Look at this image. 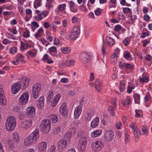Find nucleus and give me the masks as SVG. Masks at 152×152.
Masks as SVG:
<instances>
[{"instance_id": "obj_60", "label": "nucleus", "mask_w": 152, "mask_h": 152, "mask_svg": "<svg viewBox=\"0 0 152 152\" xmlns=\"http://www.w3.org/2000/svg\"><path fill=\"white\" fill-rule=\"evenodd\" d=\"M100 10H101L100 8H97V9L95 10L94 11L95 15L97 16H99L102 13Z\"/></svg>"}, {"instance_id": "obj_19", "label": "nucleus", "mask_w": 152, "mask_h": 152, "mask_svg": "<svg viewBox=\"0 0 152 152\" xmlns=\"http://www.w3.org/2000/svg\"><path fill=\"white\" fill-rule=\"evenodd\" d=\"M66 4H62L59 5L55 10L56 14L60 15H62L61 13H64V11L65 10Z\"/></svg>"}, {"instance_id": "obj_22", "label": "nucleus", "mask_w": 152, "mask_h": 152, "mask_svg": "<svg viewBox=\"0 0 152 152\" xmlns=\"http://www.w3.org/2000/svg\"><path fill=\"white\" fill-rule=\"evenodd\" d=\"M58 149L60 150H63L66 146V139L61 140L58 141Z\"/></svg>"}, {"instance_id": "obj_27", "label": "nucleus", "mask_w": 152, "mask_h": 152, "mask_svg": "<svg viewBox=\"0 0 152 152\" xmlns=\"http://www.w3.org/2000/svg\"><path fill=\"white\" fill-rule=\"evenodd\" d=\"M37 106L38 108L41 109L43 107L45 104V99L43 96H40L37 102Z\"/></svg>"}, {"instance_id": "obj_46", "label": "nucleus", "mask_w": 152, "mask_h": 152, "mask_svg": "<svg viewBox=\"0 0 152 152\" xmlns=\"http://www.w3.org/2000/svg\"><path fill=\"white\" fill-rule=\"evenodd\" d=\"M142 77H140V81L142 83H147L148 81V78L147 76H142Z\"/></svg>"}, {"instance_id": "obj_10", "label": "nucleus", "mask_w": 152, "mask_h": 152, "mask_svg": "<svg viewBox=\"0 0 152 152\" xmlns=\"http://www.w3.org/2000/svg\"><path fill=\"white\" fill-rule=\"evenodd\" d=\"M47 146L46 142L43 141L38 143L35 147L38 152H45Z\"/></svg>"}, {"instance_id": "obj_37", "label": "nucleus", "mask_w": 152, "mask_h": 152, "mask_svg": "<svg viewBox=\"0 0 152 152\" xmlns=\"http://www.w3.org/2000/svg\"><path fill=\"white\" fill-rule=\"evenodd\" d=\"M135 103L139 104L140 103V94L136 93L133 95Z\"/></svg>"}, {"instance_id": "obj_11", "label": "nucleus", "mask_w": 152, "mask_h": 152, "mask_svg": "<svg viewBox=\"0 0 152 152\" xmlns=\"http://www.w3.org/2000/svg\"><path fill=\"white\" fill-rule=\"evenodd\" d=\"M94 114V112L92 109L90 108L88 109L87 111L85 114V121L86 123L88 122L91 120Z\"/></svg>"}, {"instance_id": "obj_32", "label": "nucleus", "mask_w": 152, "mask_h": 152, "mask_svg": "<svg viewBox=\"0 0 152 152\" xmlns=\"http://www.w3.org/2000/svg\"><path fill=\"white\" fill-rule=\"evenodd\" d=\"M99 123V118L98 117H96L91 121V126L92 128H95L98 125Z\"/></svg>"}, {"instance_id": "obj_47", "label": "nucleus", "mask_w": 152, "mask_h": 152, "mask_svg": "<svg viewBox=\"0 0 152 152\" xmlns=\"http://www.w3.org/2000/svg\"><path fill=\"white\" fill-rule=\"evenodd\" d=\"M124 67L125 69H129L131 70L134 68V65H132L130 64L124 63Z\"/></svg>"}, {"instance_id": "obj_34", "label": "nucleus", "mask_w": 152, "mask_h": 152, "mask_svg": "<svg viewBox=\"0 0 152 152\" xmlns=\"http://www.w3.org/2000/svg\"><path fill=\"white\" fill-rule=\"evenodd\" d=\"M106 40L107 44L110 46H112L115 44V40L109 36L106 37Z\"/></svg>"}, {"instance_id": "obj_51", "label": "nucleus", "mask_w": 152, "mask_h": 152, "mask_svg": "<svg viewBox=\"0 0 152 152\" xmlns=\"http://www.w3.org/2000/svg\"><path fill=\"white\" fill-rule=\"evenodd\" d=\"M75 62L74 60L69 59L68 60H67V66H73Z\"/></svg>"}, {"instance_id": "obj_6", "label": "nucleus", "mask_w": 152, "mask_h": 152, "mask_svg": "<svg viewBox=\"0 0 152 152\" xmlns=\"http://www.w3.org/2000/svg\"><path fill=\"white\" fill-rule=\"evenodd\" d=\"M41 89V85L39 83H36L33 86L32 93L34 98L36 99L39 97Z\"/></svg>"}, {"instance_id": "obj_49", "label": "nucleus", "mask_w": 152, "mask_h": 152, "mask_svg": "<svg viewBox=\"0 0 152 152\" xmlns=\"http://www.w3.org/2000/svg\"><path fill=\"white\" fill-rule=\"evenodd\" d=\"M30 31L28 29L26 30L23 33V37L25 38L29 37L30 36Z\"/></svg>"}, {"instance_id": "obj_43", "label": "nucleus", "mask_w": 152, "mask_h": 152, "mask_svg": "<svg viewBox=\"0 0 152 152\" xmlns=\"http://www.w3.org/2000/svg\"><path fill=\"white\" fill-rule=\"evenodd\" d=\"M125 84L124 81H121L120 83L119 88L121 92H123L125 90Z\"/></svg>"}, {"instance_id": "obj_7", "label": "nucleus", "mask_w": 152, "mask_h": 152, "mask_svg": "<svg viewBox=\"0 0 152 152\" xmlns=\"http://www.w3.org/2000/svg\"><path fill=\"white\" fill-rule=\"evenodd\" d=\"M104 146L103 143L100 141L93 142L91 145L93 151L95 152L100 151Z\"/></svg>"}, {"instance_id": "obj_63", "label": "nucleus", "mask_w": 152, "mask_h": 152, "mask_svg": "<svg viewBox=\"0 0 152 152\" xmlns=\"http://www.w3.org/2000/svg\"><path fill=\"white\" fill-rule=\"evenodd\" d=\"M117 101V99H116V98H112L111 100V102L113 105L114 106V107L115 108H116L117 107V106L116 105Z\"/></svg>"}, {"instance_id": "obj_62", "label": "nucleus", "mask_w": 152, "mask_h": 152, "mask_svg": "<svg viewBox=\"0 0 152 152\" xmlns=\"http://www.w3.org/2000/svg\"><path fill=\"white\" fill-rule=\"evenodd\" d=\"M79 9L80 10L84 12H86L87 11V8L83 4L82 5L79 7Z\"/></svg>"}, {"instance_id": "obj_14", "label": "nucleus", "mask_w": 152, "mask_h": 152, "mask_svg": "<svg viewBox=\"0 0 152 152\" xmlns=\"http://www.w3.org/2000/svg\"><path fill=\"white\" fill-rule=\"evenodd\" d=\"M21 84L19 82L14 83L11 86V92L13 94H17L21 88Z\"/></svg>"}, {"instance_id": "obj_52", "label": "nucleus", "mask_w": 152, "mask_h": 152, "mask_svg": "<svg viewBox=\"0 0 152 152\" xmlns=\"http://www.w3.org/2000/svg\"><path fill=\"white\" fill-rule=\"evenodd\" d=\"M115 109L114 107H113L111 106H109L108 108V110L111 116H113L114 115V113L113 111Z\"/></svg>"}, {"instance_id": "obj_53", "label": "nucleus", "mask_w": 152, "mask_h": 152, "mask_svg": "<svg viewBox=\"0 0 152 152\" xmlns=\"http://www.w3.org/2000/svg\"><path fill=\"white\" fill-rule=\"evenodd\" d=\"M123 12L124 13L126 14L129 12L130 15L132 13V10L128 7H124L123 8Z\"/></svg>"}, {"instance_id": "obj_15", "label": "nucleus", "mask_w": 152, "mask_h": 152, "mask_svg": "<svg viewBox=\"0 0 152 152\" xmlns=\"http://www.w3.org/2000/svg\"><path fill=\"white\" fill-rule=\"evenodd\" d=\"M7 101L3 89L0 88V104L1 105L4 106L7 104Z\"/></svg>"}, {"instance_id": "obj_48", "label": "nucleus", "mask_w": 152, "mask_h": 152, "mask_svg": "<svg viewBox=\"0 0 152 152\" xmlns=\"http://www.w3.org/2000/svg\"><path fill=\"white\" fill-rule=\"evenodd\" d=\"M56 50L57 49L54 46L51 47L48 50V53L51 55H52V52L55 53L56 52Z\"/></svg>"}, {"instance_id": "obj_18", "label": "nucleus", "mask_w": 152, "mask_h": 152, "mask_svg": "<svg viewBox=\"0 0 152 152\" xmlns=\"http://www.w3.org/2000/svg\"><path fill=\"white\" fill-rule=\"evenodd\" d=\"M4 142L5 143L6 146L8 147V149L10 151H12L15 148V144L14 142L10 138H8Z\"/></svg>"}, {"instance_id": "obj_58", "label": "nucleus", "mask_w": 152, "mask_h": 152, "mask_svg": "<svg viewBox=\"0 0 152 152\" xmlns=\"http://www.w3.org/2000/svg\"><path fill=\"white\" fill-rule=\"evenodd\" d=\"M26 13L27 15L31 18L32 17V12L31 10L29 9H27L26 10Z\"/></svg>"}, {"instance_id": "obj_25", "label": "nucleus", "mask_w": 152, "mask_h": 152, "mask_svg": "<svg viewBox=\"0 0 152 152\" xmlns=\"http://www.w3.org/2000/svg\"><path fill=\"white\" fill-rule=\"evenodd\" d=\"M60 113L63 116H66V103H63L59 109Z\"/></svg>"}, {"instance_id": "obj_40", "label": "nucleus", "mask_w": 152, "mask_h": 152, "mask_svg": "<svg viewBox=\"0 0 152 152\" xmlns=\"http://www.w3.org/2000/svg\"><path fill=\"white\" fill-rule=\"evenodd\" d=\"M17 58L19 60V61H21L22 63H24L25 62V61L24 59L25 56L21 54H19L16 56Z\"/></svg>"}, {"instance_id": "obj_5", "label": "nucleus", "mask_w": 152, "mask_h": 152, "mask_svg": "<svg viewBox=\"0 0 152 152\" xmlns=\"http://www.w3.org/2000/svg\"><path fill=\"white\" fill-rule=\"evenodd\" d=\"M80 33V28L78 26H75L72 30L71 34L67 38L70 40H75L78 37Z\"/></svg>"}, {"instance_id": "obj_45", "label": "nucleus", "mask_w": 152, "mask_h": 152, "mask_svg": "<svg viewBox=\"0 0 152 152\" xmlns=\"http://www.w3.org/2000/svg\"><path fill=\"white\" fill-rule=\"evenodd\" d=\"M129 127L130 129H132V131H134L138 129L137 125L134 122H132L129 125Z\"/></svg>"}, {"instance_id": "obj_59", "label": "nucleus", "mask_w": 152, "mask_h": 152, "mask_svg": "<svg viewBox=\"0 0 152 152\" xmlns=\"http://www.w3.org/2000/svg\"><path fill=\"white\" fill-rule=\"evenodd\" d=\"M54 95L53 92L52 91H49L48 92V95L47 96V99L48 100H50L53 97Z\"/></svg>"}, {"instance_id": "obj_57", "label": "nucleus", "mask_w": 152, "mask_h": 152, "mask_svg": "<svg viewBox=\"0 0 152 152\" xmlns=\"http://www.w3.org/2000/svg\"><path fill=\"white\" fill-rule=\"evenodd\" d=\"M134 131V136L136 138H138L140 136V133L138 129Z\"/></svg>"}, {"instance_id": "obj_56", "label": "nucleus", "mask_w": 152, "mask_h": 152, "mask_svg": "<svg viewBox=\"0 0 152 152\" xmlns=\"http://www.w3.org/2000/svg\"><path fill=\"white\" fill-rule=\"evenodd\" d=\"M41 41L42 44L44 45L47 46L50 44V43L48 42V40L44 38H42L41 39Z\"/></svg>"}, {"instance_id": "obj_4", "label": "nucleus", "mask_w": 152, "mask_h": 152, "mask_svg": "<svg viewBox=\"0 0 152 152\" xmlns=\"http://www.w3.org/2000/svg\"><path fill=\"white\" fill-rule=\"evenodd\" d=\"M81 122L79 120H76L73 122V126L71 127L69 130L68 134L67 133V139H68L69 143H70L71 141L70 138L72 136V133L75 134L76 129L75 127H77L80 124Z\"/></svg>"}, {"instance_id": "obj_8", "label": "nucleus", "mask_w": 152, "mask_h": 152, "mask_svg": "<svg viewBox=\"0 0 152 152\" xmlns=\"http://www.w3.org/2000/svg\"><path fill=\"white\" fill-rule=\"evenodd\" d=\"M29 98V94L28 92L23 93L19 99V103L22 105L26 104L28 102Z\"/></svg>"}, {"instance_id": "obj_38", "label": "nucleus", "mask_w": 152, "mask_h": 152, "mask_svg": "<svg viewBox=\"0 0 152 152\" xmlns=\"http://www.w3.org/2000/svg\"><path fill=\"white\" fill-rule=\"evenodd\" d=\"M49 118L50 122L51 121L52 123H56L58 120V116L55 115H50L49 116Z\"/></svg>"}, {"instance_id": "obj_16", "label": "nucleus", "mask_w": 152, "mask_h": 152, "mask_svg": "<svg viewBox=\"0 0 152 152\" xmlns=\"http://www.w3.org/2000/svg\"><path fill=\"white\" fill-rule=\"evenodd\" d=\"M32 124L33 121L31 119H29L22 122L20 126L23 129L27 130L31 126Z\"/></svg>"}, {"instance_id": "obj_12", "label": "nucleus", "mask_w": 152, "mask_h": 152, "mask_svg": "<svg viewBox=\"0 0 152 152\" xmlns=\"http://www.w3.org/2000/svg\"><path fill=\"white\" fill-rule=\"evenodd\" d=\"M36 113V109L33 106L28 107L26 110L25 115L29 118L34 117Z\"/></svg>"}, {"instance_id": "obj_1", "label": "nucleus", "mask_w": 152, "mask_h": 152, "mask_svg": "<svg viewBox=\"0 0 152 152\" xmlns=\"http://www.w3.org/2000/svg\"><path fill=\"white\" fill-rule=\"evenodd\" d=\"M39 137V132L38 129H36L28 136L25 138L24 140V145L26 147L30 146L36 142Z\"/></svg>"}, {"instance_id": "obj_30", "label": "nucleus", "mask_w": 152, "mask_h": 152, "mask_svg": "<svg viewBox=\"0 0 152 152\" xmlns=\"http://www.w3.org/2000/svg\"><path fill=\"white\" fill-rule=\"evenodd\" d=\"M20 83L23 87H27L29 84V79L25 77H23L20 80Z\"/></svg>"}, {"instance_id": "obj_64", "label": "nucleus", "mask_w": 152, "mask_h": 152, "mask_svg": "<svg viewBox=\"0 0 152 152\" xmlns=\"http://www.w3.org/2000/svg\"><path fill=\"white\" fill-rule=\"evenodd\" d=\"M142 132L141 133L142 135L144 134H145L148 133L147 128L144 125L142 129Z\"/></svg>"}, {"instance_id": "obj_13", "label": "nucleus", "mask_w": 152, "mask_h": 152, "mask_svg": "<svg viewBox=\"0 0 152 152\" xmlns=\"http://www.w3.org/2000/svg\"><path fill=\"white\" fill-rule=\"evenodd\" d=\"M91 56L86 53H82L80 56V61L83 64H85L91 60Z\"/></svg>"}, {"instance_id": "obj_29", "label": "nucleus", "mask_w": 152, "mask_h": 152, "mask_svg": "<svg viewBox=\"0 0 152 152\" xmlns=\"http://www.w3.org/2000/svg\"><path fill=\"white\" fill-rule=\"evenodd\" d=\"M44 30L42 27H40L38 30L37 32H36L34 35L36 38L37 39L41 37L44 34Z\"/></svg>"}, {"instance_id": "obj_42", "label": "nucleus", "mask_w": 152, "mask_h": 152, "mask_svg": "<svg viewBox=\"0 0 152 152\" xmlns=\"http://www.w3.org/2000/svg\"><path fill=\"white\" fill-rule=\"evenodd\" d=\"M19 5L18 6V10L20 13V14L22 16H24L25 15V9L23 8L22 6V4H18Z\"/></svg>"}, {"instance_id": "obj_35", "label": "nucleus", "mask_w": 152, "mask_h": 152, "mask_svg": "<svg viewBox=\"0 0 152 152\" xmlns=\"http://www.w3.org/2000/svg\"><path fill=\"white\" fill-rule=\"evenodd\" d=\"M124 57L126 59L129 61H132V58L130 53L128 51H126L124 53Z\"/></svg>"}, {"instance_id": "obj_31", "label": "nucleus", "mask_w": 152, "mask_h": 152, "mask_svg": "<svg viewBox=\"0 0 152 152\" xmlns=\"http://www.w3.org/2000/svg\"><path fill=\"white\" fill-rule=\"evenodd\" d=\"M95 88L97 91H99L102 88V82L101 80L99 79H96L95 83Z\"/></svg>"}, {"instance_id": "obj_9", "label": "nucleus", "mask_w": 152, "mask_h": 152, "mask_svg": "<svg viewBox=\"0 0 152 152\" xmlns=\"http://www.w3.org/2000/svg\"><path fill=\"white\" fill-rule=\"evenodd\" d=\"M87 143V140L86 137H82L79 139V149L81 151L85 150Z\"/></svg>"}, {"instance_id": "obj_41", "label": "nucleus", "mask_w": 152, "mask_h": 152, "mask_svg": "<svg viewBox=\"0 0 152 152\" xmlns=\"http://www.w3.org/2000/svg\"><path fill=\"white\" fill-rule=\"evenodd\" d=\"M39 27L38 23L35 21H33L31 22V28L32 31H34L35 29Z\"/></svg>"}, {"instance_id": "obj_50", "label": "nucleus", "mask_w": 152, "mask_h": 152, "mask_svg": "<svg viewBox=\"0 0 152 152\" xmlns=\"http://www.w3.org/2000/svg\"><path fill=\"white\" fill-rule=\"evenodd\" d=\"M6 36L8 38L10 39H12L13 40L18 39V37H16L15 36H14L13 34L10 33L7 34Z\"/></svg>"}, {"instance_id": "obj_33", "label": "nucleus", "mask_w": 152, "mask_h": 152, "mask_svg": "<svg viewBox=\"0 0 152 152\" xmlns=\"http://www.w3.org/2000/svg\"><path fill=\"white\" fill-rule=\"evenodd\" d=\"M42 60L48 64L53 63V61L52 60V58L49 57L48 55L47 54H45L44 55L42 59Z\"/></svg>"}, {"instance_id": "obj_39", "label": "nucleus", "mask_w": 152, "mask_h": 152, "mask_svg": "<svg viewBox=\"0 0 152 152\" xmlns=\"http://www.w3.org/2000/svg\"><path fill=\"white\" fill-rule=\"evenodd\" d=\"M102 133L101 130H96L91 133V136L93 137H96L100 136Z\"/></svg>"}, {"instance_id": "obj_61", "label": "nucleus", "mask_w": 152, "mask_h": 152, "mask_svg": "<svg viewBox=\"0 0 152 152\" xmlns=\"http://www.w3.org/2000/svg\"><path fill=\"white\" fill-rule=\"evenodd\" d=\"M151 97L150 95V93L149 92L147 93L144 98V101L145 102H146L147 100L150 99Z\"/></svg>"}, {"instance_id": "obj_28", "label": "nucleus", "mask_w": 152, "mask_h": 152, "mask_svg": "<svg viewBox=\"0 0 152 152\" xmlns=\"http://www.w3.org/2000/svg\"><path fill=\"white\" fill-rule=\"evenodd\" d=\"M12 138L13 141L15 143H18L20 140V136L19 134L17 132H12Z\"/></svg>"}, {"instance_id": "obj_2", "label": "nucleus", "mask_w": 152, "mask_h": 152, "mask_svg": "<svg viewBox=\"0 0 152 152\" xmlns=\"http://www.w3.org/2000/svg\"><path fill=\"white\" fill-rule=\"evenodd\" d=\"M16 125V120L14 117L9 116L7 117L5 123V127L8 131L12 132L14 131Z\"/></svg>"}, {"instance_id": "obj_55", "label": "nucleus", "mask_w": 152, "mask_h": 152, "mask_svg": "<svg viewBox=\"0 0 152 152\" xmlns=\"http://www.w3.org/2000/svg\"><path fill=\"white\" fill-rule=\"evenodd\" d=\"M17 51V49L15 47H13L10 48V53L15 54Z\"/></svg>"}, {"instance_id": "obj_17", "label": "nucleus", "mask_w": 152, "mask_h": 152, "mask_svg": "<svg viewBox=\"0 0 152 152\" xmlns=\"http://www.w3.org/2000/svg\"><path fill=\"white\" fill-rule=\"evenodd\" d=\"M114 136V133L113 131L108 130L106 131L104 134V139L107 142L111 141Z\"/></svg>"}, {"instance_id": "obj_44", "label": "nucleus", "mask_w": 152, "mask_h": 152, "mask_svg": "<svg viewBox=\"0 0 152 152\" xmlns=\"http://www.w3.org/2000/svg\"><path fill=\"white\" fill-rule=\"evenodd\" d=\"M42 5L41 0H35L34 2V7L36 9Z\"/></svg>"}, {"instance_id": "obj_26", "label": "nucleus", "mask_w": 152, "mask_h": 152, "mask_svg": "<svg viewBox=\"0 0 152 152\" xmlns=\"http://www.w3.org/2000/svg\"><path fill=\"white\" fill-rule=\"evenodd\" d=\"M68 2L70 11L74 13L77 12L78 11V9L74 2L72 1H68Z\"/></svg>"}, {"instance_id": "obj_54", "label": "nucleus", "mask_w": 152, "mask_h": 152, "mask_svg": "<svg viewBox=\"0 0 152 152\" xmlns=\"http://www.w3.org/2000/svg\"><path fill=\"white\" fill-rule=\"evenodd\" d=\"M20 50L22 51L27 50V48H26V44L23 41H21L20 42Z\"/></svg>"}, {"instance_id": "obj_20", "label": "nucleus", "mask_w": 152, "mask_h": 152, "mask_svg": "<svg viewBox=\"0 0 152 152\" xmlns=\"http://www.w3.org/2000/svg\"><path fill=\"white\" fill-rule=\"evenodd\" d=\"M37 53V51L36 49H31L27 52L26 56L29 58H34L36 56Z\"/></svg>"}, {"instance_id": "obj_24", "label": "nucleus", "mask_w": 152, "mask_h": 152, "mask_svg": "<svg viewBox=\"0 0 152 152\" xmlns=\"http://www.w3.org/2000/svg\"><path fill=\"white\" fill-rule=\"evenodd\" d=\"M82 111V106L78 105L75 108L74 112V118L78 119Z\"/></svg>"}, {"instance_id": "obj_36", "label": "nucleus", "mask_w": 152, "mask_h": 152, "mask_svg": "<svg viewBox=\"0 0 152 152\" xmlns=\"http://www.w3.org/2000/svg\"><path fill=\"white\" fill-rule=\"evenodd\" d=\"M122 104L125 107H128V105L131 104L130 98L129 96H127L126 99H123L122 100Z\"/></svg>"}, {"instance_id": "obj_23", "label": "nucleus", "mask_w": 152, "mask_h": 152, "mask_svg": "<svg viewBox=\"0 0 152 152\" xmlns=\"http://www.w3.org/2000/svg\"><path fill=\"white\" fill-rule=\"evenodd\" d=\"M48 14L47 11H43L41 13L39 14L37 16H35V19L38 21H39L44 18Z\"/></svg>"}, {"instance_id": "obj_21", "label": "nucleus", "mask_w": 152, "mask_h": 152, "mask_svg": "<svg viewBox=\"0 0 152 152\" xmlns=\"http://www.w3.org/2000/svg\"><path fill=\"white\" fill-rule=\"evenodd\" d=\"M61 96V95L60 94H58L55 96L51 102V105L52 107H55L57 105Z\"/></svg>"}, {"instance_id": "obj_3", "label": "nucleus", "mask_w": 152, "mask_h": 152, "mask_svg": "<svg viewBox=\"0 0 152 152\" xmlns=\"http://www.w3.org/2000/svg\"><path fill=\"white\" fill-rule=\"evenodd\" d=\"M51 124L49 120L45 119L42 121L39 126L40 131L44 134H47L51 130Z\"/></svg>"}]
</instances>
